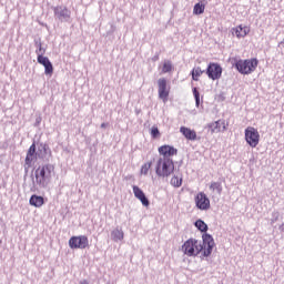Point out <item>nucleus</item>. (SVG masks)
I'll return each mask as SVG.
<instances>
[{
  "mask_svg": "<svg viewBox=\"0 0 284 284\" xmlns=\"http://www.w3.org/2000/svg\"><path fill=\"white\" fill-rule=\"evenodd\" d=\"M52 172H54V165L52 164L39 166L36 170V183L40 185V187H45V185H48L52 179Z\"/></svg>",
  "mask_w": 284,
  "mask_h": 284,
  "instance_id": "obj_2",
  "label": "nucleus"
},
{
  "mask_svg": "<svg viewBox=\"0 0 284 284\" xmlns=\"http://www.w3.org/2000/svg\"><path fill=\"white\" fill-rule=\"evenodd\" d=\"M281 217V213L278 211H273L272 212V217H271V225H274L276 221Z\"/></svg>",
  "mask_w": 284,
  "mask_h": 284,
  "instance_id": "obj_28",
  "label": "nucleus"
},
{
  "mask_svg": "<svg viewBox=\"0 0 284 284\" xmlns=\"http://www.w3.org/2000/svg\"><path fill=\"white\" fill-rule=\"evenodd\" d=\"M151 136L152 139H159L161 136V131H159V126L151 128Z\"/></svg>",
  "mask_w": 284,
  "mask_h": 284,
  "instance_id": "obj_27",
  "label": "nucleus"
},
{
  "mask_svg": "<svg viewBox=\"0 0 284 284\" xmlns=\"http://www.w3.org/2000/svg\"><path fill=\"white\" fill-rule=\"evenodd\" d=\"M209 190H211L213 194L221 196V194H223V184L221 182H211Z\"/></svg>",
  "mask_w": 284,
  "mask_h": 284,
  "instance_id": "obj_18",
  "label": "nucleus"
},
{
  "mask_svg": "<svg viewBox=\"0 0 284 284\" xmlns=\"http://www.w3.org/2000/svg\"><path fill=\"white\" fill-rule=\"evenodd\" d=\"M36 54H38V57H43V54H45V49H43L41 43H39L38 50H36Z\"/></svg>",
  "mask_w": 284,
  "mask_h": 284,
  "instance_id": "obj_29",
  "label": "nucleus"
},
{
  "mask_svg": "<svg viewBox=\"0 0 284 284\" xmlns=\"http://www.w3.org/2000/svg\"><path fill=\"white\" fill-rule=\"evenodd\" d=\"M192 92L195 99V108H201V93L199 92V88L194 87Z\"/></svg>",
  "mask_w": 284,
  "mask_h": 284,
  "instance_id": "obj_23",
  "label": "nucleus"
},
{
  "mask_svg": "<svg viewBox=\"0 0 284 284\" xmlns=\"http://www.w3.org/2000/svg\"><path fill=\"white\" fill-rule=\"evenodd\" d=\"M195 205L197 210H210V197H207V195L203 192L197 193L195 196Z\"/></svg>",
  "mask_w": 284,
  "mask_h": 284,
  "instance_id": "obj_9",
  "label": "nucleus"
},
{
  "mask_svg": "<svg viewBox=\"0 0 284 284\" xmlns=\"http://www.w3.org/2000/svg\"><path fill=\"white\" fill-rule=\"evenodd\" d=\"M247 32H250V29L247 27L239 26L235 29H233V34L237 37V39H243L244 37H247Z\"/></svg>",
  "mask_w": 284,
  "mask_h": 284,
  "instance_id": "obj_19",
  "label": "nucleus"
},
{
  "mask_svg": "<svg viewBox=\"0 0 284 284\" xmlns=\"http://www.w3.org/2000/svg\"><path fill=\"white\" fill-rule=\"evenodd\" d=\"M204 72L206 71L202 70L201 67L193 68L191 72L193 81H199V78L201 77V74H204Z\"/></svg>",
  "mask_w": 284,
  "mask_h": 284,
  "instance_id": "obj_20",
  "label": "nucleus"
},
{
  "mask_svg": "<svg viewBox=\"0 0 284 284\" xmlns=\"http://www.w3.org/2000/svg\"><path fill=\"white\" fill-rule=\"evenodd\" d=\"M205 12V4H202L201 2L195 3L193 8L194 14H203Z\"/></svg>",
  "mask_w": 284,
  "mask_h": 284,
  "instance_id": "obj_26",
  "label": "nucleus"
},
{
  "mask_svg": "<svg viewBox=\"0 0 284 284\" xmlns=\"http://www.w3.org/2000/svg\"><path fill=\"white\" fill-rule=\"evenodd\" d=\"M37 60L40 65H43L44 74L49 77H52V74H54V67L52 65V62H50V59L48 57L39 55Z\"/></svg>",
  "mask_w": 284,
  "mask_h": 284,
  "instance_id": "obj_10",
  "label": "nucleus"
},
{
  "mask_svg": "<svg viewBox=\"0 0 284 284\" xmlns=\"http://www.w3.org/2000/svg\"><path fill=\"white\" fill-rule=\"evenodd\" d=\"M183 184V179L179 180V186L181 187V185Z\"/></svg>",
  "mask_w": 284,
  "mask_h": 284,
  "instance_id": "obj_32",
  "label": "nucleus"
},
{
  "mask_svg": "<svg viewBox=\"0 0 284 284\" xmlns=\"http://www.w3.org/2000/svg\"><path fill=\"white\" fill-rule=\"evenodd\" d=\"M174 67L171 61H164L161 70V74H168V72H172Z\"/></svg>",
  "mask_w": 284,
  "mask_h": 284,
  "instance_id": "obj_21",
  "label": "nucleus"
},
{
  "mask_svg": "<svg viewBox=\"0 0 284 284\" xmlns=\"http://www.w3.org/2000/svg\"><path fill=\"white\" fill-rule=\"evenodd\" d=\"M111 236H112L113 241H123L124 234L121 230L116 229V230L112 231Z\"/></svg>",
  "mask_w": 284,
  "mask_h": 284,
  "instance_id": "obj_24",
  "label": "nucleus"
},
{
  "mask_svg": "<svg viewBox=\"0 0 284 284\" xmlns=\"http://www.w3.org/2000/svg\"><path fill=\"white\" fill-rule=\"evenodd\" d=\"M235 68L240 74H252L258 68V60L256 58L237 60Z\"/></svg>",
  "mask_w": 284,
  "mask_h": 284,
  "instance_id": "obj_4",
  "label": "nucleus"
},
{
  "mask_svg": "<svg viewBox=\"0 0 284 284\" xmlns=\"http://www.w3.org/2000/svg\"><path fill=\"white\" fill-rule=\"evenodd\" d=\"M29 204L33 207H43L45 200L41 195L33 194L29 200Z\"/></svg>",
  "mask_w": 284,
  "mask_h": 284,
  "instance_id": "obj_17",
  "label": "nucleus"
},
{
  "mask_svg": "<svg viewBox=\"0 0 284 284\" xmlns=\"http://www.w3.org/2000/svg\"><path fill=\"white\" fill-rule=\"evenodd\" d=\"M206 74L212 81H217L223 74V68L219 63L211 62L206 68Z\"/></svg>",
  "mask_w": 284,
  "mask_h": 284,
  "instance_id": "obj_7",
  "label": "nucleus"
},
{
  "mask_svg": "<svg viewBox=\"0 0 284 284\" xmlns=\"http://www.w3.org/2000/svg\"><path fill=\"white\" fill-rule=\"evenodd\" d=\"M195 227L200 231V232H207L209 227L205 223V221L203 220H196L194 223Z\"/></svg>",
  "mask_w": 284,
  "mask_h": 284,
  "instance_id": "obj_22",
  "label": "nucleus"
},
{
  "mask_svg": "<svg viewBox=\"0 0 284 284\" xmlns=\"http://www.w3.org/2000/svg\"><path fill=\"white\" fill-rule=\"evenodd\" d=\"M158 92H159V97L160 99H162V101H168V98L170 97V88H168V80H165V78H160L158 80Z\"/></svg>",
  "mask_w": 284,
  "mask_h": 284,
  "instance_id": "obj_8",
  "label": "nucleus"
},
{
  "mask_svg": "<svg viewBox=\"0 0 284 284\" xmlns=\"http://www.w3.org/2000/svg\"><path fill=\"white\" fill-rule=\"evenodd\" d=\"M54 17L59 19V21H65L70 19L71 12L68 10V7L58 6L53 9Z\"/></svg>",
  "mask_w": 284,
  "mask_h": 284,
  "instance_id": "obj_12",
  "label": "nucleus"
},
{
  "mask_svg": "<svg viewBox=\"0 0 284 284\" xmlns=\"http://www.w3.org/2000/svg\"><path fill=\"white\" fill-rule=\"evenodd\" d=\"M34 159H37V144L32 143V145L29 148V150L27 152V156L24 160L26 165H28V168H30V165H32V161H34Z\"/></svg>",
  "mask_w": 284,
  "mask_h": 284,
  "instance_id": "obj_15",
  "label": "nucleus"
},
{
  "mask_svg": "<svg viewBox=\"0 0 284 284\" xmlns=\"http://www.w3.org/2000/svg\"><path fill=\"white\" fill-rule=\"evenodd\" d=\"M180 132L184 138H186L187 141H196V131L187 126H181Z\"/></svg>",
  "mask_w": 284,
  "mask_h": 284,
  "instance_id": "obj_16",
  "label": "nucleus"
},
{
  "mask_svg": "<svg viewBox=\"0 0 284 284\" xmlns=\"http://www.w3.org/2000/svg\"><path fill=\"white\" fill-rule=\"evenodd\" d=\"M80 284H90L87 280L80 281Z\"/></svg>",
  "mask_w": 284,
  "mask_h": 284,
  "instance_id": "obj_31",
  "label": "nucleus"
},
{
  "mask_svg": "<svg viewBox=\"0 0 284 284\" xmlns=\"http://www.w3.org/2000/svg\"><path fill=\"white\" fill-rule=\"evenodd\" d=\"M133 194L135 199H138V201H140L144 207H150V200H148L145 193L143 192V190H141V187L133 185Z\"/></svg>",
  "mask_w": 284,
  "mask_h": 284,
  "instance_id": "obj_13",
  "label": "nucleus"
},
{
  "mask_svg": "<svg viewBox=\"0 0 284 284\" xmlns=\"http://www.w3.org/2000/svg\"><path fill=\"white\" fill-rule=\"evenodd\" d=\"M101 128H108V123H102Z\"/></svg>",
  "mask_w": 284,
  "mask_h": 284,
  "instance_id": "obj_33",
  "label": "nucleus"
},
{
  "mask_svg": "<svg viewBox=\"0 0 284 284\" xmlns=\"http://www.w3.org/2000/svg\"><path fill=\"white\" fill-rule=\"evenodd\" d=\"M69 247L71 250H85L90 247V241L85 235L71 236L69 240Z\"/></svg>",
  "mask_w": 284,
  "mask_h": 284,
  "instance_id": "obj_5",
  "label": "nucleus"
},
{
  "mask_svg": "<svg viewBox=\"0 0 284 284\" xmlns=\"http://www.w3.org/2000/svg\"><path fill=\"white\" fill-rule=\"evenodd\" d=\"M158 152L161 156L160 159H170V156H176L179 151L174 146L164 144L158 149Z\"/></svg>",
  "mask_w": 284,
  "mask_h": 284,
  "instance_id": "obj_11",
  "label": "nucleus"
},
{
  "mask_svg": "<svg viewBox=\"0 0 284 284\" xmlns=\"http://www.w3.org/2000/svg\"><path fill=\"white\" fill-rule=\"evenodd\" d=\"M214 245V237L211 234L204 233L202 235V242L196 239H189L184 242L182 252L186 256H199L201 254V258H207V256L212 255Z\"/></svg>",
  "mask_w": 284,
  "mask_h": 284,
  "instance_id": "obj_1",
  "label": "nucleus"
},
{
  "mask_svg": "<svg viewBox=\"0 0 284 284\" xmlns=\"http://www.w3.org/2000/svg\"><path fill=\"white\" fill-rule=\"evenodd\" d=\"M171 185H173V187H179V178L173 176L171 179Z\"/></svg>",
  "mask_w": 284,
  "mask_h": 284,
  "instance_id": "obj_30",
  "label": "nucleus"
},
{
  "mask_svg": "<svg viewBox=\"0 0 284 284\" xmlns=\"http://www.w3.org/2000/svg\"><path fill=\"white\" fill-rule=\"evenodd\" d=\"M209 130H211V133H219V132H225L227 128L225 126V120H217L215 122H212L207 125Z\"/></svg>",
  "mask_w": 284,
  "mask_h": 284,
  "instance_id": "obj_14",
  "label": "nucleus"
},
{
  "mask_svg": "<svg viewBox=\"0 0 284 284\" xmlns=\"http://www.w3.org/2000/svg\"><path fill=\"white\" fill-rule=\"evenodd\" d=\"M245 141L251 148H256L261 141V134L254 126H247L244 131Z\"/></svg>",
  "mask_w": 284,
  "mask_h": 284,
  "instance_id": "obj_6",
  "label": "nucleus"
},
{
  "mask_svg": "<svg viewBox=\"0 0 284 284\" xmlns=\"http://www.w3.org/2000/svg\"><path fill=\"white\" fill-rule=\"evenodd\" d=\"M174 172V162L170 158H160L155 165V174L158 176H170Z\"/></svg>",
  "mask_w": 284,
  "mask_h": 284,
  "instance_id": "obj_3",
  "label": "nucleus"
},
{
  "mask_svg": "<svg viewBox=\"0 0 284 284\" xmlns=\"http://www.w3.org/2000/svg\"><path fill=\"white\" fill-rule=\"evenodd\" d=\"M150 170H152V162H146L141 166L140 174L148 176Z\"/></svg>",
  "mask_w": 284,
  "mask_h": 284,
  "instance_id": "obj_25",
  "label": "nucleus"
}]
</instances>
